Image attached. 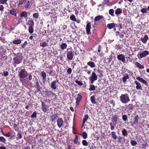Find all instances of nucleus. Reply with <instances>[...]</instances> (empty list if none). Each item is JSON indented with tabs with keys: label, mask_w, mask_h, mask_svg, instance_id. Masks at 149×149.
<instances>
[{
	"label": "nucleus",
	"mask_w": 149,
	"mask_h": 149,
	"mask_svg": "<svg viewBox=\"0 0 149 149\" xmlns=\"http://www.w3.org/2000/svg\"><path fill=\"white\" fill-rule=\"evenodd\" d=\"M27 16V13L25 11L22 12L21 14V17H26Z\"/></svg>",
	"instance_id": "29"
},
{
	"label": "nucleus",
	"mask_w": 149,
	"mask_h": 149,
	"mask_svg": "<svg viewBox=\"0 0 149 149\" xmlns=\"http://www.w3.org/2000/svg\"><path fill=\"white\" fill-rule=\"evenodd\" d=\"M63 123V121L62 118H59L58 119L57 124L59 128H61L62 126Z\"/></svg>",
	"instance_id": "8"
},
{
	"label": "nucleus",
	"mask_w": 149,
	"mask_h": 149,
	"mask_svg": "<svg viewBox=\"0 0 149 149\" xmlns=\"http://www.w3.org/2000/svg\"><path fill=\"white\" fill-rule=\"evenodd\" d=\"M24 4L25 7L26 8H28L30 5V2L29 1L25 0L24 2Z\"/></svg>",
	"instance_id": "22"
},
{
	"label": "nucleus",
	"mask_w": 149,
	"mask_h": 149,
	"mask_svg": "<svg viewBox=\"0 0 149 149\" xmlns=\"http://www.w3.org/2000/svg\"><path fill=\"white\" fill-rule=\"evenodd\" d=\"M75 82L79 85L80 86H82L83 85V83L81 81L78 80H76Z\"/></svg>",
	"instance_id": "51"
},
{
	"label": "nucleus",
	"mask_w": 149,
	"mask_h": 149,
	"mask_svg": "<svg viewBox=\"0 0 149 149\" xmlns=\"http://www.w3.org/2000/svg\"><path fill=\"white\" fill-rule=\"evenodd\" d=\"M13 60L15 63L18 64L22 62L23 57L22 56H17L13 58Z\"/></svg>",
	"instance_id": "3"
},
{
	"label": "nucleus",
	"mask_w": 149,
	"mask_h": 149,
	"mask_svg": "<svg viewBox=\"0 0 149 149\" xmlns=\"http://www.w3.org/2000/svg\"><path fill=\"white\" fill-rule=\"evenodd\" d=\"M116 26V24L114 23H111L108 24L107 25V27L109 29H111L114 27Z\"/></svg>",
	"instance_id": "16"
},
{
	"label": "nucleus",
	"mask_w": 149,
	"mask_h": 149,
	"mask_svg": "<svg viewBox=\"0 0 149 149\" xmlns=\"http://www.w3.org/2000/svg\"><path fill=\"white\" fill-rule=\"evenodd\" d=\"M22 40L20 39H15L13 41L12 43L14 44L19 45L22 42Z\"/></svg>",
	"instance_id": "15"
},
{
	"label": "nucleus",
	"mask_w": 149,
	"mask_h": 149,
	"mask_svg": "<svg viewBox=\"0 0 149 149\" xmlns=\"http://www.w3.org/2000/svg\"><path fill=\"white\" fill-rule=\"evenodd\" d=\"M103 17V16L102 15H99L96 16L94 19L95 21H99Z\"/></svg>",
	"instance_id": "30"
},
{
	"label": "nucleus",
	"mask_w": 149,
	"mask_h": 149,
	"mask_svg": "<svg viewBox=\"0 0 149 149\" xmlns=\"http://www.w3.org/2000/svg\"><path fill=\"white\" fill-rule=\"evenodd\" d=\"M3 135L5 136H6L8 137H9L10 136L11 133L10 132H8L5 134H3Z\"/></svg>",
	"instance_id": "56"
},
{
	"label": "nucleus",
	"mask_w": 149,
	"mask_h": 149,
	"mask_svg": "<svg viewBox=\"0 0 149 149\" xmlns=\"http://www.w3.org/2000/svg\"><path fill=\"white\" fill-rule=\"evenodd\" d=\"M122 12V10L120 8H117L116 10L115 13L116 15H118Z\"/></svg>",
	"instance_id": "34"
},
{
	"label": "nucleus",
	"mask_w": 149,
	"mask_h": 149,
	"mask_svg": "<svg viewBox=\"0 0 149 149\" xmlns=\"http://www.w3.org/2000/svg\"><path fill=\"white\" fill-rule=\"evenodd\" d=\"M10 14L15 16H16L17 12L15 9H12L10 11Z\"/></svg>",
	"instance_id": "19"
},
{
	"label": "nucleus",
	"mask_w": 149,
	"mask_h": 149,
	"mask_svg": "<svg viewBox=\"0 0 149 149\" xmlns=\"http://www.w3.org/2000/svg\"><path fill=\"white\" fill-rule=\"evenodd\" d=\"M81 96L79 94H78L76 98V100L80 102L81 100Z\"/></svg>",
	"instance_id": "37"
},
{
	"label": "nucleus",
	"mask_w": 149,
	"mask_h": 149,
	"mask_svg": "<svg viewBox=\"0 0 149 149\" xmlns=\"http://www.w3.org/2000/svg\"><path fill=\"white\" fill-rule=\"evenodd\" d=\"M22 149H31V147L30 146H28L24 147H22Z\"/></svg>",
	"instance_id": "55"
},
{
	"label": "nucleus",
	"mask_w": 149,
	"mask_h": 149,
	"mask_svg": "<svg viewBox=\"0 0 149 149\" xmlns=\"http://www.w3.org/2000/svg\"><path fill=\"white\" fill-rule=\"evenodd\" d=\"M120 100L122 103L126 104L130 101L129 95L127 93L122 94L120 97Z\"/></svg>",
	"instance_id": "1"
},
{
	"label": "nucleus",
	"mask_w": 149,
	"mask_h": 149,
	"mask_svg": "<svg viewBox=\"0 0 149 149\" xmlns=\"http://www.w3.org/2000/svg\"><path fill=\"white\" fill-rule=\"evenodd\" d=\"M91 28V24L90 23H88L86 25V33L88 35L91 34V33L90 31Z\"/></svg>",
	"instance_id": "7"
},
{
	"label": "nucleus",
	"mask_w": 149,
	"mask_h": 149,
	"mask_svg": "<svg viewBox=\"0 0 149 149\" xmlns=\"http://www.w3.org/2000/svg\"><path fill=\"white\" fill-rule=\"evenodd\" d=\"M111 137L115 140L117 138V136L116 134V132H111Z\"/></svg>",
	"instance_id": "26"
},
{
	"label": "nucleus",
	"mask_w": 149,
	"mask_h": 149,
	"mask_svg": "<svg viewBox=\"0 0 149 149\" xmlns=\"http://www.w3.org/2000/svg\"><path fill=\"white\" fill-rule=\"evenodd\" d=\"M67 45L66 43H63L60 46L61 48L62 49H65L67 47Z\"/></svg>",
	"instance_id": "28"
},
{
	"label": "nucleus",
	"mask_w": 149,
	"mask_h": 149,
	"mask_svg": "<svg viewBox=\"0 0 149 149\" xmlns=\"http://www.w3.org/2000/svg\"><path fill=\"white\" fill-rule=\"evenodd\" d=\"M0 149H6V148L4 146H0Z\"/></svg>",
	"instance_id": "64"
},
{
	"label": "nucleus",
	"mask_w": 149,
	"mask_h": 149,
	"mask_svg": "<svg viewBox=\"0 0 149 149\" xmlns=\"http://www.w3.org/2000/svg\"><path fill=\"white\" fill-rule=\"evenodd\" d=\"M118 59L120 61H121L123 63L125 62V56L122 54H120L117 56Z\"/></svg>",
	"instance_id": "6"
},
{
	"label": "nucleus",
	"mask_w": 149,
	"mask_h": 149,
	"mask_svg": "<svg viewBox=\"0 0 149 149\" xmlns=\"http://www.w3.org/2000/svg\"><path fill=\"white\" fill-rule=\"evenodd\" d=\"M122 119L124 121H127L128 120L127 117V116L125 115H123L122 116Z\"/></svg>",
	"instance_id": "45"
},
{
	"label": "nucleus",
	"mask_w": 149,
	"mask_h": 149,
	"mask_svg": "<svg viewBox=\"0 0 149 149\" xmlns=\"http://www.w3.org/2000/svg\"><path fill=\"white\" fill-rule=\"evenodd\" d=\"M26 24L29 25V26H33L34 25V22L33 20H29L28 21Z\"/></svg>",
	"instance_id": "20"
},
{
	"label": "nucleus",
	"mask_w": 149,
	"mask_h": 149,
	"mask_svg": "<svg viewBox=\"0 0 149 149\" xmlns=\"http://www.w3.org/2000/svg\"><path fill=\"white\" fill-rule=\"evenodd\" d=\"M36 112H33V113L31 115V117L32 118H34V117H36Z\"/></svg>",
	"instance_id": "57"
},
{
	"label": "nucleus",
	"mask_w": 149,
	"mask_h": 149,
	"mask_svg": "<svg viewBox=\"0 0 149 149\" xmlns=\"http://www.w3.org/2000/svg\"><path fill=\"white\" fill-rule=\"evenodd\" d=\"M101 48V45H99L98 46V52H100V49Z\"/></svg>",
	"instance_id": "62"
},
{
	"label": "nucleus",
	"mask_w": 149,
	"mask_h": 149,
	"mask_svg": "<svg viewBox=\"0 0 149 149\" xmlns=\"http://www.w3.org/2000/svg\"><path fill=\"white\" fill-rule=\"evenodd\" d=\"M3 73H4V75L5 77H6V76H7L9 74L8 72L7 71H4Z\"/></svg>",
	"instance_id": "59"
},
{
	"label": "nucleus",
	"mask_w": 149,
	"mask_h": 149,
	"mask_svg": "<svg viewBox=\"0 0 149 149\" xmlns=\"http://www.w3.org/2000/svg\"><path fill=\"white\" fill-rule=\"evenodd\" d=\"M134 83L136 84V88L137 90H142V88L141 84L137 81H135Z\"/></svg>",
	"instance_id": "9"
},
{
	"label": "nucleus",
	"mask_w": 149,
	"mask_h": 149,
	"mask_svg": "<svg viewBox=\"0 0 149 149\" xmlns=\"http://www.w3.org/2000/svg\"><path fill=\"white\" fill-rule=\"evenodd\" d=\"M49 75L52 76H54L55 74V72L54 70H51L49 72Z\"/></svg>",
	"instance_id": "31"
},
{
	"label": "nucleus",
	"mask_w": 149,
	"mask_h": 149,
	"mask_svg": "<svg viewBox=\"0 0 149 149\" xmlns=\"http://www.w3.org/2000/svg\"><path fill=\"white\" fill-rule=\"evenodd\" d=\"M4 8V7L2 5H0V10L1 11H2L3 10Z\"/></svg>",
	"instance_id": "61"
},
{
	"label": "nucleus",
	"mask_w": 149,
	"mask_h": 149,
	"mask_svg": "<svg viewBox=\"0 0 149 149\" xmlns=\"http://www.w3.org/2000/svg\"><path fill=\"white\" fill-rule=\"evenodd\" d=\"M128 107L130 109H132L134 107V106L132 104H130L128 105Z\"/></svg>",
	"instance_id": "54"
},
{
	"label": "nucleus",
	"mask_w": 149,
	"mask_h": 149,
	"mask_svg": "<svg viewBox=\"0 0 149 149\" xmlns=\"http://www.w3.org/2000/svg\"><path fill=\"white\" fill-rule=\"evenodd\" d=\"M78 142V136H76L74 141V143L77 144Z\"/></svg>",
	"instance_id": "46"
},
{
	"label": "nucleus",
	"mask_w": 149,
	"mask_h": 149,
	"mask_svg": "<svg viewBox=\"0 0 149 149\" xmlns=\"http://www.w3.org/2000/svg\"><path fill=\"white\" fill-rule=\"evenodd\" d=\"M88 116L87 114L85 115L83 119V125H84L86 120L88 118Z\"/></svg>",
	"instance_id": "24"
},
{
	"label": "nucleus",
	"mask_w": 149,
	"mask_h": 149,
	"mask_svg": "<svg viewBox=\"0 0 149 149\" xmlns=\"http://www.w3.org/2000/svg\"><path fill=\"white\" fill-rule=\"evenodd\" d=\"M27 44V42L26 41H25L24 42V43H23V44H22L21 45L22 46V47L23 48H25Z\"/></svg>",
	"instance_id": "48"
},
{
	"label": "nucleus",
	"mask_w": 149,
	"mask_h": 149,
	"mask_svg": "<svg viewBox=\"0 0 149 149\" xmlns=\"http://www.w3.org/2000/svg\"><path fill=\"white\" fill-rule=\"evenodd\" d=\"M33 26H29V31L30 33H32L33 32Z\"/></svg>",
	"instance_id": "41"
},
{
	"label": "nucleus",
	"mask_w": 149,
	"mask_h": 149,
	"mask_svg": "<svg viewBox=\"0 0 149 149\" xmlns=\"http://www.w3.org/2000/svg\"><path fill=\"white\" fill-rule=\"evenodd\" d=\"M80 102L76 100V107H77L79 104Z\"/></svg>",
	"instance_id": "63"
},
{
	"label": "nucleus",
	"mask_w": 149,
	"mask_h": 149,
	"mask_svg": "<svg viewBox=\"0 0 149 149\" xmlns=\"http://www.w3.org/2000/svg\"><path fill=\"white\" fill-rule=\"evenodd\" d=\"M58 82V80H56L52 81L51 83V87L54 89H56V84Z\"/></svg>",
	"instance_id": "11"
},
{
	"label": "nucleus",
	"mask_w": 149,
	"mask_h": 149,
	"mask_svg": "<svg viewBox=\"0 0 149 149\" xmlns=\"http://www.w3.org/2000/svg\"><path fill=\"white\" fill-rule=\"evenodd\" d=\"M39 16V14L37 13H34L33 15V17L35 18H37Z\"/></svg>",
	"instance_id": "52"
},
{
	"label": "nucleus",
	"mask_w": 149,
	"mask_h": 149,
	"mask_svg": "<svg viewBox=\"0 0 149 149\" xmlns=\"http://www.w3.org/2000/svg\"><path fill=\"white\" fill-rule=\"evenodd\" d=\"M8 0H0V3L4 4L6 3Z\"/></svg>",
	"instance_id": "53"
},
{
	"label": "nucleus",
	"mask_w": 149,
	"mask_h": 149,
	"mask_svg": "<svg viewBox=\"0 0 149 149\" xmlns=\"http://www.w3.org/2000/svg\"><path fill=\"white\" fill-rule=\"evenodd\" d=\"M138 115H136L135 116L134 118V123H137L138 122Z\"/></svg>",
	"instance_id": "44"
},
{
	"label": "nucleus",
	"mask_w": 149,
	"mask_h": 149,
	"mask_svg": "<svg viewBox=\"0 0 149 149\" xmlns=\"http://www.w3.org/2000/svg\"><path fill=\"white\" fill-rule=\"evenodd\" d=\"M129 78V76L127 74H126L122 78V80L123 82L125 83L127 79Z\"/></svg>",
	"instance_id": "18"
},
{
	"label": "nucleus",
	"mask_w": 149,
	"mask_h": 149,
	"mask_svg": "<svg viewBox=\"0 0 149 149\" xmlns=\"http://www.w3.org/2000/svg\"><path fill=\"white\" fill-rule=\"evenodd\" d=\"M130 144L133 146H135L137 144V142L135 140H132L130 141Z\"/></svg>",
	"instance_id": "33"
},
{
	"label": "nucleus",
	"mask_w": 149,
	"mask_h": 149,
	"mask_svg": "<svg viewBox=\"0 0 149 149\" xmlns=\"http://www.w3.org/2000/svg\"><path fill=\"white\" fill-rule=\"evenodd\" d=\"M72 72V69L71 68H69L68 69V70H67V72L68 74H70Z\"/></svg>",
	"instance_id": "60"
},
{
	"label": "nucleus",
	"mask_w": 149,
	"mask_h": 149,
	"mask_svg": "<svg viewBox=\"0 0 149 149\" xmlns=\"http://www.w3.org/2000/svg\"><path fill=\"white\" fill-rule=\"evenodd\" d=\"M95 98L94 96H92L91 97V101L93 104H96V101H95Z\"/></svg>",
	"instance_id": "25"
},
{
	"label": "nucleus",
	"mask_w": 149,
	"mask_h": 149,
	"mask_svg": "<svg viewBox=\"0 0 149 149\" xmlns=\"http://www.w3.org/2000/svg\"><path fill=\"white\" fill-rule=\"evenodd\" d=\"M25 0H19V5H22L23 3H24L25 1Z\"/></svg>",
	"instance_id": "58"
},
{
	"label": "nucleus",
	"mask_w": 149,
	"mask_h": 149,
	"mask_svg": "<svg viewBox=\"0 0 149 149\" xmlns=\"http://www.w3.org/2000/svg\"><path fill=\"white\" fill-rule=\"evenodd\" d=\"M90 88H89V90L90 91H94L95 90V88L94 85H90Z\"/></svg>",
	"instance_id": "35"
},
{
	"label": "nucleus",
	"mask_w": 149,
	"mask_h": 149,
	"mask_svg": "<svg viewBox=\"0 0 149 149\" xmlns=\"http://www.w3.org/2000/svg\"><path fill=\"white\" fill-rule=\"evenodd\" d=\"M148 55H149V52L147 50H145L142 52L138 54L137 56L139 59H140L145 57Z\"/></svg>",
	"instance_id": "4"
},
{
	"label": "nucleus",
	"mask_w": 149,
	"mask_h": 149,
	"mask_svg": "<svg viewBox=\"0 0 149 149\" xmlns=\"http://www.w3.org/2000/svg\"><path fill=\"white\" fill-rule=\"evenodd\" d=\"M0 141L3 143H5L6 141V139L3 136L0 137Z\"/></svg>",
	"instance_id": "39"
},
{
	"label": "nucleus",
	"mask_w": 149,
	"mask_h": 149,
	"mask_svg": "<svg viewBox=\"0 0 149 149\" xmlns=\"http://www.w3.org/2000/svg\"><path fill=\"white\" fill-rule=\"evenodd\" d=\"M22 136L21 134L19 133H18L17 135V138H16L17 140H18L19 139H21L22 138Z\"/></svg>",
	"instance_id": "36"
},
{
	"label": "nucleus",
	"mask_w": 149,
	"mask_h": 149,
	"mask_svg": "<svg viewBox=\"0 0 149 149\" xmlns=\"http://www.w3.org/2000/svg\"><path fill=\"white\" fill-rule=\"evenodd\" d=\"M41 76L42 77V81L45 83L46 81V74L43 71L41 72Z\"/></svg>",
	"instance_id": "10"
},
{
	"label": "nucleus",
	"mask_w": 149,
	"mask_h": 149,
	"mask_svg": "<svg viewBox=\"0 0 149 149\" xmlns=\"http://www.w3.org/2000/svg\"><path fill=\"white\" fill-rule=\"evenodd\" d=\"M97 76L96 74L94 72L92 73V74L89 77L88 79L92 84L94 83V81L97 80Z\"/></svg>",
	"instance_id": "2"
},
{
	"label": "nucleus",
	"mask_w": 149,
	"mask_h": 149,
	"mask_svg": "<svg viewBox=\"0 0 149 149\" xmlns=\"http://www.w3.org/2000/svg\"><path fill=\"white\" fill-rule=\"evenodd\" d=\"M135 64L137 67L140 69L144 68L143 66L141 65L138 62H136L135 63Z\"/></svg>",
	"instance_id": "27"
},
{
	"label": "nucleus",
	"mask_w": 149,
	"mask_h": 149,
	"mask_svg": "<svg viewBox=\"0 0 149 149\" xmlns=\"http://www.w3.org/2000/svg\"><path fill=\"white\" fill-rule=\"evenodd\" d=\"M67 56L68 60H72L73 57L72 52V51L68 52L67 54Z\"/></svg>",
	"instance_id": "12"
},
{
	"label": "nucleus",
	"mask_w": 149,
	"mask_h": 149,
	"mask_svg": "<svg viewBox=\"0 0 149 149\" xmlns=\"http://www.w3.org/2000/svg\"><path fill=\"white\" fill-rule=\"evenodd\" d=\"M28 74L27 72L25 69H23L19 72V77L20 78L23 79L26 78Z\"/></svg>",
	"instance_id": "5"
},
{
	"label": "nucleus",
	"mask_w": 149,
	"mask_h": 149,
	"mask_svg": "<svg viewBox=\"0 0 149 149\" xmlns=\"http://www.w3.org/2000/svg\"><path fill=\"white\" fill-rule=\"evenodd\" d=\"M118 118L116 116H114L113 118V121L116 123L118 121Z\"/></svg>",
	"instance_id": "50"
},
{
	"label": "nucleus",
	"mask_w": 149,
	"mask_h": 149,
	"mask_svg": "<svg viewBox=\"0 0 149 149\" xmlns=\"http://www.w3.org/2000/svg\"><path fill=\"white\" fill-rule=\"evenodd\" d=\"M123 135L124 136H127L128 135L127 132L125 129L123 130L122 131Z\"/></svg>",
	"instance_id": "32"
},
{
	"label": "nucleus",
	"mask_w": 149,
	"mask_h": 149,
	"mask_svg": "<svg viewBox=\"0 0 149 149\" xmlns=\"http://www.w3.org/2000/svg\"><path fill=\"white\" fill-rule=\"evenodd\" d=\"M70 19L73 21H75L76 19L74 15H71L70 17Z\"/></svg>",
	"instance_id": "49"
},
{
	"label": "nucleus",
	"mask_w": 149,
	"mask_h": 149,
	"mask_svg": "<svg viewBox=\"0 0 149 149\" xmlns=\"http://www.w3.org/2000/svg\"><path fill=\"white\" fill-rule=\"evenodd\" d=\"M57 117V115L56 114H54L51 116V120L52 121H54L56 119Z\"/></svg>",
	"instance_id": "21"
},
{
	"label": "nucleus",
	"mask_w": 149,
	"mask_h": 149,
	"mask_svg": "<svg viewBox=\"0 0 149 149\" xmlns=\"http://www.w3.org/2000/svg\"><path fill=\"white\" fill-rule=\"evenodd\" d=\"M136 79L139 81V82H142L143 84H145L146 85L147 84V81L145 80L141 77H137L136 78Z\"/></svg>",
	"instance_id": "13"
},
{
	"label": "nucleus",
	"mask_w": 149,
	"mask_h": 149,
	"mask_svg": "<svg viewBox=\"0 0 149 149\" xmlns=\"http://www.w3.org/2000/svg\"><path fill=\"white\" fill-rule=\"evenodd\" d=\"M47 43L46 42H41L40 43V46L42 47H45L47 46Z\"/></svg>",
	"instance_id": "40"
},
{
	"label": "nucleus",
	"mask_w": 149,
	"mask_h": 149,
	"mask_svg": "<svg viewBox=\"0 0 149 149\" xmlns=\"http://www.w3.org/2000/svg\"><path fill=\"white\" fill-rule=\"evenodd\" d=\"M114 11L113 9H111L109 10V13L110 15H111L112 16H114Z\"/></svg>",
	"instance_id": "43"
},
{
	"label": "nucleus",
	"mask_w": 149,
	"mask_h": 149,
	"mask_svg": "<svg viewBox=\"0 0 149 149\" xmlns=\"http://www.w3.org/2000/svg\"><path fill=\"white\" fill-rule=\"evenodd\" d=\"M82 143L84 146H87L88 145V143L87 142L86 140H83L82 141Z\"/></svg>",
	"instance_id": "38"
},
{
	"label": "nucleus",
	"mask_w": 149,
	"mask_h": 149,
	"mask_svg": "<svg viewBox=\"0 0 149 149\" xmlns=\"http://www.w3.org/2000/svg\"><path fill=\"white\" fill-rule=\"evenodd\" d=\"M87 65L89 66L91 68H94L95 66V63L91 61L88 62L87 63Z\"/></svg>",
	"instance_id": "17"
},
{
	"label": "nucleus",
	"mask_w": 149,
	"mask_h": 149,
	"mask_svg": "<svg viewBox=\"0 0 149 149\" xmlns=\"http://www.w3.org/2000/svg\"><path fill=\"white\" fill-rule=\"evenodd\" d=\"M141 11L143 13H146L147 12V9L146 8H143L141 9Z\"/></svg>",
	"instance_id": "47"
},
{
	"label": "nucleus",
	"mask_w": 149,
	"mask_h": 149,
	"mask_svg": "<svg viewBox=\"0 0 149 149\" xmlns=\"http://www.w3.org/2000/svg\"><path fill=\"white\" fill-rule=\"evenodd\" d=\"M42 109L43 111L45 112L47 110V108L45 104V103L44 102L42 103Z\"/></svg>",
	"instance_id": "23"
},
{
	"label": "nucleus",
	"mask_w": 149,
	"mask_h": 149,
	"mask_svg": "<svg viewBox=\"0 0 149 149\" xmlns=\"http://www.w3.org/2000/svg\"><path fill=\"white\" fill-rule=\"evenodd\" d=\"M148 38V36L147 35H145L144 37L141 38V40L144 43H146Z\"/></svg>",
	"instance_id": "14"
},
{
	"label": "nucleus",
	"mask_w": 149,
	"mask_h": 149,
	"mask_svg": "<svg viewBox=\"0 0 149 149\" xmlns=\"http://www.w3.org/2000/svg\"><path fill=\"white\" fill-rule=\"evenodd\" d=\"M82 135L84 139H86L87 137V134L85 132H84L82 134Z\"/></svg>",
	"instance_id": "42"
}]
</instances>
